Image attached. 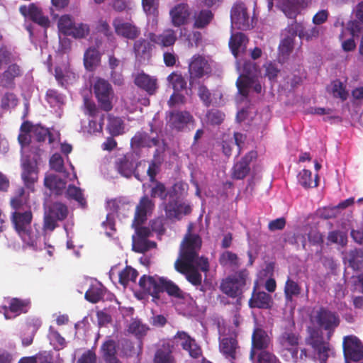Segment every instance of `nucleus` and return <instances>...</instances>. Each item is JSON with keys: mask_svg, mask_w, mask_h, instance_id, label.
Segmentation results:
<instances>
[{"mask_svg": "<svg viewBox=\"0 0 363 363\" xmlns=\"http://www.w3.org/2000/svg\"><path fill=\"white\" fill-rule=\"evenodd\" d=\"M107 130L113 137L122 135L124 133L123 121L120 117L108 114Z\"/></svg>", "mask_w": 363, "mask_h": 363, "instance_id": "nucleus-41", "label": "nucleus"}, {"mask_svg": "<svg viewBox=\"0 0 363 363\" xmlns=\"http://www.w3.org/2000/svg\"><path fill=\"white\" fill-rule=\"evenodd\" d=\"M90 33L89 26L86 23H80L74 24L72 30L69 35L76 39L85 38Z\"/></svg>", "mask_w": 363, "mask_h": 363, "instance_id": "nucleus-58", "label": "nucleus"}, {"mask_svg": "<svg viewBox=\"0 0 363 363\" xmlns=\"http://www.w3.org/2000/svg\"><path fill=\"white\" fill-rule=\"evenodd\" d=\"M299 184L305 189L316 187L318 185V176L315 174L312 179V172L308 169H302L298 175Z\"/></svg>", "mask_w": 363, "mask_h": 363, "instance_id": "nucleus-43", "label": "nucleus"}, {"mask_svg": "<svg viewBox=\"0 0 363 363\" xmlns=\"http://www.w3.org/2000/svg\"><path fill=\"white\" fill-rule=\"evenodd\" d=\"M306 343L312 349L311 359L319 363H327L330 356H334L335 351L329 342L325 341L323 333L318 328H310Z\"/></svg>", "mask_w": 363, "mask_h": 363, "instance_id": "nucleus-3", "label": "nucleus"}, {"mask_svg": "<svg viewBox=\"0 0 363 363\" xmlns=\"http://www.w3.org/2000/svg\"><path fill=\"white\" fill-rule=\"evenodd\" d=\"M155 363H175V359L172 355V351L169 345H163L158 349L154 357Z\"/></svg>", "mask_w": 363, "mask_h": 363, "instance_id": "nucleus-44", "label": "nucleus"}, {"mask_svg": "<svg viewBox=\"0 0 363 363\" xmlns=\"http://www.w3.org/2000/svg\"><path fill=\"white\" fill-rule=\"evenodd\" d=\"M257 157L256 151H250L241 160L236 162L232 169V177L235 179H243L250 172V164Z\"/></svg>", "mask_w": 363, "mask_h": 363, "instance_id": "nucleus-20", "label": "nucleus"}, {"mask_svg": "<svg viewBox=\"0 0 363 363\" xmlns=\"http://www.w3.org/2000/svg\"><path fill=\"white\" fill-rule=\"evenodd\" d=\"M311 320L327 331L328 340L330 339L340 323L339 315L336 312L323 306L314 312V315L311 316Z\"/></svg>", "mask_w": 363, "mask_h": 363, "instance_id": "nucleus-4", "label": "nucleus"}, {"mask_svg": "<svg viewBox=\"0 0 363 363\" xmlns=\"http://www.w3.org/2000/svg\"><path fill=\"white\" fill-rule=\"evenodd\" d=\"M219 350L220 353L232 363L237 359L240 346L236 336L230 335L220 340Z\"/></svg>", "mask_w": 363, "mask_h": 363, "instance_id": "nucleus-18", "label": "nucleus"}, {"mask_svg": "<svg viewBox=\"0 0 363 363\" xmlns=\"http://www.w3.org/2000/svg\"><path fill=\"white\" fill-rule=\"evenodd\" d=\"M44 185L50 190H55L57 193L64 189L66 182L64 179L57 175L50 174L45 177L44 179Z\"/></svg>", "mask_w": 363, "mask_h": 363, "instance_id": "nucleus-50", "label": "nucleus"}, {"mask_svg": "<svg viewBox=\"0 0 363 363\" xmlns=\"http://www.w3.org/2000/svg\"><path fill=\"white\" fill-rule=\"evenodd\" d=\"M188 184L182 182L174 184L170 189V198L164 202L163 208L169 220H181L191 212V206L184 200L187 194Z\"/></svg>", "mask_w": 363, "mask_h": 363, "instance_id": "nucleus-2", "label": "nucleus"}, {"mask_svg": "<svg viewBox=\"0 0 363 363\" xmlns=\"http://www.w3.org/2000/svg\"><path fill=\"white\" fill-rule=\"evenodd\" d=\"M195 228H188L183 240L180 244L179 257L177 259L181 261H196V266L203 272L209 270V262L207 257L199 256L201 248L202 239L199 234L194 231Z\"/></svg>", "mask_w": 363, "mask_h": 363, "instance_id": "nucleus-1", "label": "nucleus"}, {"mask_svg": "<svg viewBox=\"0 0 363 363\" xmlns=\"http://www.w3.org/2000/svg\"><path fill=\"white\" fill-rule=\"evenodd\" d=\"M230 21L233 28L247 30L253 28L251 18L245 4L241 1L233 4L230 10Z\"/></svg>", "mask_w": 363, "mask_h": 363, "instance_id": "nucleus-8", "label": "nucleus"}, {"mask_svg": "<svg viewBox=\"0 0 363 363\" xmlns=\"http://www.w3.org/2000/svg\"><path fill=\"white\" fill-rule=\"evenodd\" d=\"M214 14L208 9H203L194 14L193 27L198 29L206 28L213 20Z\"/></svg>", "mask_w": 363, "mask_h": 363, "instance_id": "nucleus-36", "label": "nucleus"}, {"mask_svg": "<svg viewBox=\"0 0 363 363\" xmlns=\"http://www.w3.org/2000/svg\"><path fill=\"white\" fill-rule=\"evenodd\" d=\"M134 84L149 95H154L159 89L157 78L144 72L138 73L134 78Z\"/></svg>", "mask_w": 363, "mask_h": 363, "instance_id": "nucleus-22", "label": "nucleus"}, {"mask_svg": "<svg viewBox=\"0 0 363 363\" xmlns=\"http://www.w3.org/2000/svg\"><path fill=\"white\" fill-rule=\"evenodd\" d=\"M160 140L157 135L150 137L145 131H138L130 140L131 147L133 148L152 147L159 145Z\"/></svg>", "mask_w": 363, "mask_h": 363, "instance_id": "nucleus-28", "label": "nucleus"}, {"mask_svg": "<svg viewBox=\"0 0 363 363\" xmlns=\"http://www.w3.org/2000/svg\"><path fill=\"white\" fill-rule=\"evenodd\" d=\"M22 74L23 70L16 63L11 64L2 74V85L5 87L13 86L14 79Z\"/></svg>", "mask_w": 363, "mask_h": 363, "instance_id": "nucleus-37", "label": "nucleus"}, {"mask_svg": "<svg viewBox=\"0 0 363 363\" xmlns=\"http://www.w3.org/2000/svg\"><path fill=\"white\" fill-rule=\"evenodd\" d=\"M15 230L25 245L33 248L36 247L39 238L38 228H15Z\"/></svg>", "mask_w": 363, "mask_h": 363, "instance_id": "nucleus-38", "label": "nucleus"}, {"mask_svg": "<svg viewBox=\"0 0 363 363\" xmlns=\"http://www.w3.org/2000/svg\"><path fill=\"white\" fill-rule=\"evenodd\" d=\"M339 214L338 207H336V206H328L318 209L315 213L311 215L308 219L313 220L315 221V224L319 225V220H328L336 218Z\"/></svg>", "mask_w": 363, "mask_h": 363, "instance_id": "nucleus-40", "label": "nucleus"}, {"mask_svg": "<svg viewBox=\"0 0 363 363\" xmlns=\"http://www.w3.org/2000/svg\"><path fill=\"white\" fill-rule=\"evenodd\" d=\"M219 263L223 267L230 266L238 267L239 261L238 255L230 251H225L219 257Z\"/></svg>", "mask_w": 363, "mask_h": 363, "instance_id": "nucleus-56", "label": "nucleus"}, {"mask_svg": "<svg viewBox=\"0 0 363 363\" xmlns=\"http://www.w3.org/2000/svg\"><path fill=\"white\" fill-rule=\"evenodd\" d=\"M45 98L50 106H54L63 104L64 96L57 90L50 89L47 91Z\"/></svg>", "mask_w": 363, "mask_h": 363, "instance_id": "nucleus-64", "label": "nucleus"}, {"mask_svg": "<svg viewBox=\"0 0 363 363\" xmlns=\"http://www.w3.org/2000/svg\"><path fill=\"white\" fill-rule=\"evenodd\" d=\"M83 107L84 114L91 118L97 116L99 109H101L99 106H97L94 101L86 97L84 98Z\"/></svg>", "mask_w": 363, "mask_h": 363, "instance_id": "nucleus-62", "label": "nucleus"}, {"mask_svg": "<svg viewBox=\"0 0 363 363\" xmlns=\"http://www.w3.org/2000/svg\"><path fill=\"white\" fill-rule=\"evenodd\" d=\"M66 194L69 199H72L78 202L81 207L86 206V201L80 188L74 185H69L66 191Z\"/></svg>", "mask_w": 363, "mask_h": 363, "instance_id": "nucleus-54", "label": "nucleus"}, {"mask_svg": "<svg viewBox=\"0 0 363 363\" xmlns=\"http://www.w3.org/2000/svg\"><path fill=\"white\" fill-rule=\"evenodd\" d=\"M93 91L101 110L111 111L113 108L115 93L111 84L106 79H98L93 86Z\"/></svg>", "mask_w": 363, "mask_h": 363, "instance_id": "nucleus-6", "label": "nucleus"}, {"mask_svg": "<svg viewBox=\"0 0 363 363\" xmlns=\"http://www.w3.org/2000/svg\"><path fill=\"white\" fill-rule=\"evenodd\" d=\"M301 293V286L298 282L288 277L285 282L284 294L286 302H291L294 297L298 296Z\"/></svg>", "mask_w": 363, "mask_h": 363, "instance_id": "nucleus-42", "label": "nucleus"}, {"mask_svg": "<svg viewBox=\"0 0 363 363\" xmlns=\"http://www.w3.org/2000/svg\"><path fill=\"white\" fill-rule=\"evenodd\" d=\"M354 19L347 23V30L353 37L363 38V1L359 2L352 10Z\"/></svg>", "mask_w": 363, "mask_h": 363, "instance_id": "nucleus-16", "label": "nucleus"}, {"mask_svg": "<svg viewBox=\"0 0 363 363\" xmlns=\"http://www.w3.org/2000/svg\"><path fill=\"white\" fill-rule=\"evenodd\" d=\"M159 154V150L157 149L155 151L154 155H153V160H152L150 163L148 168L147 169V174L149 177L150 182H153L157 180L156 179V176L159 172L160 170V162L157 160V157Z\"/></svg>", "mask_w": 363, "mask_h": 363, "instance_id": "nucleus-59", "label": "nucleus"}, {"mask_svg": "<svg viewBox=\"0 0 363 363\" xmlns=\"http://www.w3.org/2000/svg\"><path fill=\"white\" fill-rule=\"evenodd\" d=\"M330 93L334 98L340 99L342 101H346L349 96L346 85L340 79H335L331 82Z\"/></svg>", "mask_w": 363, "mask_h": 363, "instance_id": "nucleus-46", "label": "nucleus"}, {"mask_svg": "<svg viewBox=\"0 0 363 363\" xmlns=\"http://www.w3.org/2000/svg\"><path fill=\"white\" fill-rule=\"evenodd\" d=\"M154 43L149 39L140 38L136 40L133 43V51L135 57L140 60H149L152 57V52Z\"/></svg>", "mask_w": 363, "mask_h": 363, "instance_id": "nucleus-30", "label": "nucleus"}, {"mask_svg": "<svg viewBox=\"0 0 363 363\" xmlns=\"http://www.w3.org/2000/svg\"><path fill=\"white\" fill-rule=\"evenodd\" d=\"M272 297L264 291H256L254 289L252 296L249 300V306L251 308L268 309L271 308Z\"/></svg>", "mask_w": 363, "mask_h": 363, "instance_id": "nucleus-31", "label": "nucleus"}, {"mask_svg": "<svg viewBox=\"0 0 363 363\" xmlns=\"http://www.w3.org/2000/svg\"><path fill=\"white\" fill-rule=\"evenodd\" d=\"M254 84L255 77L250 76H240L236 81L239 94L245 98L248 96L250 89Z\"/></svg>", "mask_w": 363, "mask_h": 363, "instance_id": "nucleus-47", "label": "nucleus"}, {"mask_svg": "<svg viewBox=\"0 0 363 363\" xmlns=\"http://www.w3.org/2000/svg\"><path fill=\"white\" fill-rule=\"evenodd\" d=\"M160 294L166 292L169 296L179 299L185 298V293L172 280L161 277Z\"/></svg>", "mask_w": 363, "mask_h": 363, "instance_id": "nucleus-35", "label": "nucleus"}, {"mask_svg": "<svg viewBox=\"0 0 363 363\" xmlns=\"http://www.w3.org/2000/svg\"><path fill=\"white\" fill-rule=\"evenodd\" d=\"M117 343L113 340H106L101 346L102 357L106 363H122L117 357Z\"/></svg>", "mask_w": 363, "mask_h": 363, "instance_id": "nucleus-33", "label": "nucleus"}, {"mask_svg": "<svg viewBox=\"0 0 363 363\" xmlns=\"http://www.w3.org/2000/svg\"><path fill=\"white\" fill-rule=\"evenodd\" d=\"M112 24L116 34L120 37L135 40L140 35V28L133 21H124L123 18L116 17Z\"/></svg>", "mask_w": 363, "mask_h": 363, "instance_id": "nucleus-13", "label": "nucleus"}, {"mask_svg": "<svg viewBox=\"0 0 363 363\" xmlns=\"http://www.w3.org/2000/svg\"><path fill=\"white\" fill-rule=\"evenodd\" d=\"M143 166V170L145 169V161L135 162L133 156L131 154L125 155L118 157L116 162V167L118 172L125 177L129 178L133 174L139 181H143L140 178L138 168Z\"/></svg>", "mask_w": 363, "mask_h": 363, "instance_id": "nucleus-9", "label": "nucleus"}, {"mask_svg": "<svg viewBox=\"0 0 363 363\" xmlns=\"http://www.w3.org/2000/svg\"><path fill=\"white\" fill-rule=\"evenodd\" d=\"M28 305V301L18 298H12L9 302V309L11 312L14 313L18 315L21 313H26Z\"/></svg>", "mask_w": 363, "mask_h": 363, "instance_id": "nucleus-55", "label": "nucleus"}, {"mask_svg": "<svg viewBox=\"0 0 363 363\" xmlns=\"http://www.w3.org/2000/svg\"><path fill=\"white\" fill-rule=\"evenodd\" d=\"M150 183V199L159 198L162 201V204L164 202H167V198H170V189L167 190L165 184L158 180L151 182Z\"/></svg>", "mask_w": 363, "mask_h": 363, "instance_id": "nucleus-39", "label": "nucleus"}, {"mask_svg": "<svg viewBox=\"0 0 363 363\" xmlns=\"http://www.w3.org/2000/svg\"><path fill=\"white\" fill-rule=\"evenodd\" d=\"M19 11L26 18H30L34 23L42 27L48 28L50 26V20L48 16L43 14L42 10L35 4H30L28 6H21Z\"/></svg>", "mask_w": 363, "mask_h": 363, "instance_id": "nucleus-17", "label": "nucleus"}, {"mask_svg": "<svg viewBox=\"0 0 363 363\" xmlns=\"http://www.w3.org/2000/svg\"><path fill=\"white\" fill-rule=\"evenodd\" d=\"M104 297V290L97 286H91L85 293V298L93 303H96Z\"/></svg>", "mask_w": 363, "mask_h": 363, "instance_id": "nucleus-60", "label": "nucleus"}, {"mask_svg": "<svg viewBox=\"0 0 363 363\" xmlns=\"http://www.w3.org/2000/svg\"><path fill=\"white\" fill-rule=\"evenodd\" d=\"M300 337L298 333L291 330H285L279 337L278 341L281 346L290 352L293 357H296L298 352V345Z\"/></svg>", "mask_w": 363, "mask_h": 363, "instance_id": "nucleus-24", "label": "nucleus"}, {"mask_svg": "<svg viewBox=\"0 0 363 363\" xmlns=\"http://www.w3.org/2000/svg\"><path fill=\"white\" fill-rule=\"evenodd\" d=\"M74 22L72 17L69 14H65L60 16L57 22V27L60 33L65 35L69 36Z\"/></svg>", "mask_w": 363, "mask_h": 363, "instance_id": "nucleus-53", "label": "nucleus"}, {"mask_svg": "<svg viewBox=\"0 0 363 363\" xmlns=\"http://www.w3.org/2000/svg\"><path fill=\"white\" fill-rule=\"evenodd\" d=\"M167 80L172 85L174 91H182L186 88V81L180 72H172L168 75Z\"/></svg>", "mask_w": 363, "mask_h": 363, "instance_id": "nucleus-48", "label": "nucleus"}, {"mask_svg": "<svg viewBox=\"0 0 363 363\" xmlns=\"http://www.w3.org/2000/svg\"><path fill=\"white\" fill-rule=\"evenodd\" d=\"M172 24L179 27L187 23L190 16L189 6L186 3H179L172 7L169 11Z\"/></svg>", "mask_w": 363, "mask_h": 363, "instance_id": "nucleus-25", "label": "nucleus"}, {"mask_svg": "<svg viewBox=\"0 0 363 363\" xmlns=\"http://www.w3.org/2000/svg\"><path fill=\"white\" fill-rule=\"evenodd\" d=\"M161 277L143 275L139 280V286L143 291L150 295L155 301L160 298V290Z\"/></svg>", "mask_w": 363, "mask_h": 363, "instance_id": "nucleus-21", "label": "nucleus"}, {"mask_svg": "<svg viewBox=\"0 0 363 363\" xmlns=\"http://www.w3.org/2000/svg\"><path fill=\"white\" fill-rule=\"evenodd\" d=\"M194 121L192 115L186 111H173L169 113L167 123L172 129L178 131L183 130L189 123Z\"/></svg>", "mask_w": 363, "mask_h": 363, "instance_id": "nucleus-19", "label": "nucleus"}, {"mask_svg": "<svg viewBox=\"0 0 363 363\" xmlns=\"http://www.w3.org/2000/svg\"><path fill=\"white\" fill-rule=\"evenodd\" d=\"M311 0H281L279 7L286 17L295 19L301 9L306 7Z\"/></svg>", "mask_w": 363, "mask_h": 363, "instance_id": "nucleus-26", "label": "nucleus"}, {"mask_svg": "<svg viewBox=\"0 0 363 363\" xmlns=\"http://www.w3.org/2000/svg\"><path fill=\"white\" fill-rule=\"evenodd\" d=\"M155 208V202L148 196H142L135 206L131 227H143Z\"/></svg>", "mask_w": 363, "mask_h": 363, "instance_id": "nucleus-11", "label": "nucleus"}, {"mask_svg": "<svg viewBox=\"0 0 363 363\" xmlns=\"http://www.w3.org/2000/svg\"><path fill=\"white\" fill-rule=\"evenodd\" d=\"M21 178L26 188L34 191V184L38 179V169L37 165L29 160L22 164Z\"/></svg>", "mask_w": 363, "mask_h": 363, "instance_id": "nucleus-27", "label": "nucleus"}, {"mask_svg": "<svg viewBox=\"0 0 363 363\" xmlns=\"http://www.w3.org/2000/svg\"><path fill=\"white\" fill-rule=\"evenodd\" d=\"M248 275V271L245 269L228 277L220 284L221 291L230 298H240Z\"/></svg>", "mask_w": 363, "mask_h": 363, "instance_id": "nucleus-5", "label": "nucleus"}, {"mask_svg": "<svg viewBox=\"0 0 363 363\" xmlns=\"http://www.w3.org/2000/svg\"><path fill=\"white\" fill-rule=\"evenodd\" d=\"M148 38L161 49L173 47L177 40L176 31L172 28L165 29L160 34L150 33Z\"/></svg>", "mask_w": 363, "mask_h": 363, "instance_id": "nucleus-23", "label": "nucleus"}, {"mask_svg": "<svg viewBox=\"0 0 363 363\" xmlns=\"http://www.w3.org/2000/svg\"><path fill=\"white\" fill-rule=\"evenodd\" d=\"M211 69L206 58L200 55H194L190 60L188 66L189 82L190 86L198 84L205 75L211 73Z\"/></svg>", "mask_w": 363, "mask_h": 363, "instance_id": "nucleus-7", "label": "nucleus"}, {"mask_svg": "<svg viewBox=\"0 0 363 363\" xmlns=\"http://www.w3.org/2000/svg\"><path fill=\"white\" fill-rule=\"evenodd\" d=\"M150 235V228H135V233L132 236L133 250L143 253L155 246V242H150L147 240Z\"/></svg>", "mask_w": 363, "mask_h": 363, "instance_id": "nucleus-14", "label": "nucleus"}, {"mask_svg": "<svg viewBox=\"0 0 363 363\" xmlns=\"http://www.w3.org/2000/svg\"><path fill=\"white\" fill-rule=\"evenodd\" d=\"M174 339L179 340L182 349L187 351L192 358L198 359L202 356L201 347L196 343L195 339L185 331H178L174 336Z\"/></svg>", "mask_w": 363, "mask_h": 363, "instance_id": "nucleus-15", "label": "nucleus"}, {"mask_svg": "<svg viewBox=\"0 0 363 363\" xmlns=\"http://www.w3.org/2000/svg\"><path fill=\"white\" fill-rule=\"evenodd\" d=\"M33 135L38 142H44L49 136V141L52 143V135L49 130L40 125H34Z\"/></svg>", "mask_w": 363, "mask_h": 363, "instance_id": "nucleus-61", "label": "nucleus"}, {"mask_svg": "<svg viewBox=\"0 0 363 363\" xmlns=\"http://www.w3.org/2000/svg\"><path fill=\"white\" fill-rule=\"evenodd\" d=\"M148 330L149 327L147 325L143 324L138 319L133 320L129 324L128 328V333L134 335L138 338H141L146 335Z\"/></svg>", "mask_w": 363, "mask_h": 363, "instance_id": "nucleus-52", "label": "nucleus"}, {"mask_svg": "<svg viewBox=\"0 0 363 363\" xmlns=\"http://www.w3.org/2000/svg\"><path fill=\"white\" fill-rule=\"evenodd\" d=\"M84 65L86 70L94 71L101 62V54L99 50L94 47H89L84 54Z\"/></svg>", "mask_w": 363, "mask_h": 363, "instance_id": "nucleus-34", "label": "nucleus"}, {"mask_svg": "<svg viewBox=\"0 0 363 363\" xmlns=\"http://www.w3.org/2000/svg\"><path fill=\"white\" fill-rule=\"evenodd\" d=\"M174 269L179 273L184 274L186 280L194 286H199L202 282V276L199 272L200 268L196 266V261H181L177 259Z\"/></svg>", "mask_w": 363, "mask_h": 363, "instance_id": "nucleus-12", "label": "nucleus"}, {"mask_svg": "<svg viewBox=\"0 0 363 363\" xmlns=\"http://www.w3.org/2000/svg\"><path fill=\"white\" fill-rule=\"evenodd\" d=\"M138 276V272L136 269L130 266H126L120 272L118 281L124 287H126L130 281L135 282Z\"/></svg>", "mask_w": 363, "mask_h": 363, "instance_id": "nucleus-49", "label": "nucleus"}, {"mask_svg": "<svg viewBox=\"0 0 363 363\" xmlns=\"http://www.w3.org/2000/svg\"><path fill=\"white\" fill-rule=\"evenodd\" d=\"M349 266L354 270H359L363 264V250L354 249L350 250L347 255Z\"/></svg>", "mask_w": 363, "mask_h": 363, "instance_id": "nucleus-51", "label": "nucleus"}, {"mask_svg": "<svg viewBox=\"0 0 363 363\" xmlns=\"http://www.w3.org/2000/svg\"><path fill=\"white\" fill-rule=\"evenodd\" d=\"M294 47V40L284 37L279 45V53L284 59H286L291 55Z\"/></svg>", "mask_w": 363, "mask_h": 363, "instance_id": "nucleus-57", "label": "nucleus"}, {"mask_svg": "<svg viewBox=\"0 0 363 363\" xmlns=\"http://www.w3.org/2000/svg\"><path fill=\"white\" fill-rule=\"evenodd\" d=\"M342 349L345 363H350V361L359 362L363 359V343L357 336L354 335L345 336Z\"/></svg>", "mask_w": 363, "mask_h": 363, "instance_id": "nucleus-10", "label": "nucleus"}, {"mask_svg": "<svg viewBox=\"0 0 363 363\" xmlns=\"http://www.w3.org/2000/svg\"><path fill=\"white\" fill-rule=\"evenodd\" d=\"M33 215L30 210L24 212L15 211L12 213L11 221L14 227H26L30 224Z\"/></svg>", "mask_w": 363, "mask_h": 363, "instance_id": "nucleus-45", "label": "nucleus"}, {"mask_svg": "<svg viewBox=\"0 0 363 363\" xmlns=\"http://www.w3.org/2000/svg\"><path fill=\"white\" fill-rule=\"evenodd\" d=\"M248 43L249 39L244 33L238 32L232 34L229 40V47L236 59L245 53Z\"/></svg>", "mask_w": 363, "mask_h": 363, "instance_id": "nucleus-29", "label": "nucleus"}, {"mask_svg": "<svg viewBox=\"0 0 363 363\" xmlns=\"http://www.w3.org/2000/svg\"><path fill=\"white\" fill-rule=\"evenodd\" d=\"M271 344V338L267 333L260 328H256L252 335V346L257 350L265 351Z\"/></svg>", "mask_w": 363, "mask_h": 363, "instance_id": "nucleus-32", "label": "nucleus"}, {"mask_svg": "<svg viewBox=\"0 0 363 363\" xmlns=\"http://www.w3.org/2000/svg\"><path fill=\"white\" fill-rule=\"evenodd\" d=\"M143 11L148 16L158 15L159 0H142Z\"/></svg>", "mask_w": 363, "mask_h": 363, "instance_id": "nucleus-63", "label": "nucleus"}]
</instances>
